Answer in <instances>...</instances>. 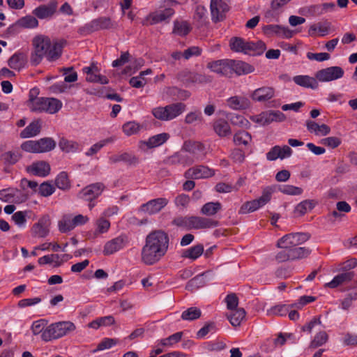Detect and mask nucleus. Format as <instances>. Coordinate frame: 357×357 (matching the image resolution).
I'll use <instances>...</instances> for the list:
<instances>
[{
  "label": "nucleus",
  "mask_w": 357,
  "mask_h": 357,
  "mask_svg": "<svg viewBox=\"0 0 357 357\" xmlns=\"http://www.w3.org/2000/svg\"><path fill=\"white\" fill-rule=\"evenodd\" d=\"M215 133L220 137H226L231 133V129L228 122L224 119H218L213 124Z\"/></svg>",
  "instance_id": "e433bc0d"
},
{
  "label": "nucleus",
  "mask_w": 357,
  "mask_h": 357,
  "mask_svg": "<svg viewBox=\"0 0 357 357\" xmlns=\"http://www.w3.org/2000/svg\"><path fill=\"white\" fill-rule=\"evenodd\" d=\"M227 106L234 110H245L250 107L249 98L244 96H234L227 99Z\"/></svg>",
  "instance_id": "cd10ccee"
},
{
  "label": "nucleus",
  "mask_w": 357,
  "mask_h": 357,
  "mask_svg": "<svg viewBox=\"0 0 357 357\" xmlns=\"http://www.w3.org/2000/svg\"><path fill=\"white\" fill-rule=\"evenodd\" d=\"M177 78L186 86L194 84H204L210 82V79L206 75L188 70L180 72L177 75Z\"/></svg>",
  "instance_id": "ddd939ff"
},
{
  "label": "nucleus",
  "mask_w": 357,
  "mask_h": 357,
  "mask_svg": "<svg viewBox=\"0 0 357 357\" xmlns=\"http://www.w3.org/2000/svg\"><path fill=\"white\" fill-rule=\"evenodd\" d=\"M191 27L185 21H175L174 23L173 33L180 36H185L189 33Z\"/></svg>",
  "instance_id": "864d4df0"
},
{
  "label": "nucleus",
  "mask_w": 357,
  "mask_h": 357,
  "mask_svg": "<svg viewBox=\"0 0 357 357\" xmlns=\"http://www.w3.org/2000/svg\"><path fill=\"white\" fill-rule=\"evenodd\" d=\"M222 208V205L220 202H207L203 205L201 208V213L203 215L211 216L215 215Z\"/></svg>",
  "instance_id": "c03bdc74"
},
{
  "label": "nucleus",
  "mask_w": 357,
  "mask_h": 357,
  "mask_svg": "<svg viewBox=\"0 0 357 357\" xmlns=\"http://www.w3.org/2000/svg\"><path fill=\"white\" fill-rule=\"evenodd\" d=\"M34 51L31 55V63L33 66L38 65L51 47V40L47 36H38L33 38Z\"/></svg>",
  "instance_id": "39448f33"
},
{
  "label": "nucleus",
  "mask_w": 357,
  "mask_h": 357,
  "mask_svg": "<svg viewBox=\"0 0 357 357\" xmlns=\"http://www.w3.org/2000/svg\"><path fill=\"white\" fill-rule=\"evenodd\" d=\"M229 0H211L210 4L211 19L218 22L225 18V14L229 10Z\"/></svg>",
  "instance_id": "1a4fd4ad"
},
{
  "label": "nucleus",
  "mask_w": 357,
  "mask_h": 357,
  "mask_svg": "<svg viewBox=\"0 0 357 357\" xmlns=\"http://www.w3.org/2000/svg\"><path fill=\"white\" fill-rule=\"evenodd\" d=\"M215 172L206 166L198 165L188 169L185 172V177L190 179H201L211 177Z\"/></svg>",
  "instance_id": "6ab92c4d"
},
{
  "label": "nucleus",
  "mask_w": 357,
  "mask_h": 357,
  "mask_svg": "<svg viewBox=\"0 0 357 357\" xmlns=\"http://www.w3.org/2000/svg\"><path fill=\"white\" fill-rule=\"evenodd\" d=\"M37 141L39 153L49 152L56 147V142L51 137H43Z\"/></svg>",
  "instance_id": "49530a36"
},
{
  "label": "nucleus",
  "mask_w": 357,
  "mask_h": 357,
  "mask_svg": "<svg viewBox=\"0 0 357 357\" xmlns=\"http://www.w3.org/2000/svg\"><path fill=\"white\" fill-rule=\"evenodd\" d=\"M105 188L102 183H95L84 188L78 194V197L85 201L92 202L98 198Z\"/></svg>",
  "instance_id": "f8f14e48"
},
{
  "label": "nucleus",
  "mask_w": 357,
  "mask_h": 357,
  "mask_svg": "<svg viewBox=\"0 0 357 357\" xmlns=\"http://www.w3.org/2000/svg\"><path fill=\"white\" fill-rule=\"evenodd\" d=\"M328 339V336L325 331L318 333L312 340L310 347L317 348L324 345Z\"/></svg>",
  "instance_id": "680f3d73"
},
{
  "label": "nucleus",
  "mask_w": 357,
  "mask_h": 357,
  "mask_svg": "<svg viewBox=\"0 0 357 357\" xmlns=\"http://www.w3.org/2000/svg\"><path fill=\"white\" fill-rule=\"evenodd\" d=\"M26 63V56L22 52H15L8 61L10 68L16 70L23 68Z\"/></svg>",
  "instance_id": "473e14b6"
},
{
  "label": "nucleus",
  "mask_w": 357,
  "mask_h": 357,
  "mask_svg": "<svg viewBox=\"0 0 357 357\" xmlns=\"http://www.w3.org/2000/svg\"><path fill=\"white\" fill-rule=\"evenodd\" d=\"M169 138V135L166 132L155 135L150 137L146 141H140L139 147L143 149L144 146L147 149H153L164 144Z\"/></svg>",
  "instance_id": "a878e982"
},
{
  "label": "nucleus",
  "mask_w": 357,
  "mask_h": 357,
  "mask_svg": "<svg viewBox=\"0 0 357 357\" xmlns=\"http://www.w3.org/2000/svg\"><path fill=\"white\" fill-rule=\"evenodd\" d=\"M48 321L45 319H40L34 321L31 326V331L34 335L40 334L41 340H43V335L46 331V327L47 326Z\"/></svg>",
  "instance_id": "de8ad7c7"
},
{
  "label": "nucleus",
  "mask_w": 357,
  "mask_h": 357,
  "mask_svg": "<svg viewBox=\"0 0 357 357\" xmlns=\"http://www.w3.org/2000/svg\"><path fill=\"white\" fill-rule=\"evenodd\" d=\"M186 109L183 102L169 104L165 107H158L153 109L152 114L161 121H170L181 115Z\"/></svg>",
  "instance_id": "20e7f679"
},
{
  "label": "nucleus",
  "mask_w": 357,
  "mask_h": 357,
  "mask_svg": "<svg viewBox=\"0 0 357 357\" xmlns=\"http://www.w3.org/2000/svg\"><path fill=\"white\" fill-rule=\"evenodd\" d=\"M141 126L135 121H128L123 125L122 129L124 134L127 136L136 135L140 130Z\"/></svg>",
  "instance_id": "13d9d810"
},
{
  "label": "nucleus",
  "mask_w": 357,
  "mask_h": 357,
  "mask_svg": "<svg viewBox=\"0 0 357 357\" xmlns=\"http://www.w3.org/2000/svg\"><path fill=\"white\" fill-rule=\"evenodd\" d=\"M317 79L309 75H296L293 77V81L298 86L310 88L312 89H317L319 84Z\"/></svg>",
  "instance_id": "c756f323"
},
{
  "label": "nucleus",
  "mask_w": 357,
  "mask_h": 357,
  "mask_svg": "<svg viewBox=\"0 0 357 357\" xmlns=\"http://www.w3.org/2000/svg\"><path fill=\"white\" fill-rule=\"evenodd\" d=\"M59 229L61 233H67L74 229L72 222V215L66 214L58 222Z\"/></svg>",
  "instance_id": "09e8293b"
},
{
  "label": "nucleus",
  "mask_w": 357,
  "mask_h": 357,
  "mask_svg": "<svg viewBox=\"0 0 357 357\" xmlns=\"http://www.w3.org/2000/svg\"><path fill=\"white\" fill-rule=\"evenodd\" d=\"M174 15L172 8H167L162 10L151 13L142 22L144 26L156 24L169 20Z\"/></svg>",
  "instance_id": "9d476101"
},
{
  "label": "nucleus",
  "mask_w": 357,
  "mask_h": 357,
  "mask_svg": "<svg viewBox=\"0 0 357 357\" xmlns=\"http://www.w3.org/2000/svg\"><path fill=\"white\" fill-rule=\"evenodd\" d=\"M167 204L168 200L166 198H156L143 204L141 206V209L150 215L155 214L160 212Z\"/></svg>",
  "instance_id": "4be33fe9"
},
{
  "label": "nucleus",
  "mask_w": 357,
  "mask_h": 357,
  "mask_svg": "<svg viewBox=\"0 0 357 357\" xmlns=\"http://www.w3.org/2000/svg\"><path fill=\"white\" fill-rule=\"evenodd\" d=\"M344 75V71L340 66H331L318 70L316 74V78L321 82H327L342 78Z\"/></svg>",
  "instance_id": "6e6552de"
},
{
  "label": "nucleus",
  "mask_w": 357,
  "mask_h": 357,
  "mask_svg": "<svg viewBox=\"0 0 357 357\" xmlns=\"http://www.w3.org/2000/svg\"><path fill=\"white\" fill-rule=\"evenodd\" d=\"M17 25L24 29H35L38 26V20L35 15H28L17 21Z\"/></svg>",
  "instance_id": "c9c22d12"
},
{
  "label": "nucleus",
  "mask_w": 357,
  "mask_h": 357,
  "mask_svg": "<svg viewBox=\"0 0 357 357\" xmlns=\"http://www.w3.org/2000/svg\"><path fill=\"white\" fill-rule=\"evenodd\" d=\"M279 190L282 193L289 195H300L303 192L301 188L291 185H281L279 186Z\"/></svg>",
  "instance_id": "052dcab7"
},
{
  "label": "nucleus",
  "mask_w": 357,
  "mask_h": 357,
  "mask_svg": "<svg viewBox=\"0 0 357 357\" xmlns=\"http://www.w3.org/2000/svg\"><path fill=\"white\" fill-rule=\"evenodd\" d=\"M245 311L243 308H237L227 315L230 324L234 326H240L242 320L245 318Z\"/></svg>",
  "instance_id": "ea45409f"
},
{
  "label": "nucleus",
  "mask_w": 357,
  "mask_h": 357,
  "mask_svg": "<svg viewBox=\"0 0 357 357\" xmlns=\"http://www.w3.org/2000/svg\"><path fill=\"white\" fill-rule=\"evenodd\" d=\"M55 191L54 186L48 182H43L39 187L38 192L43 197H48L52 195Z\"/></svg>",
  "instance_id": "0e129e2a"
},
{
  "label": "nucleus",
  "mask_w": 357,
  "mask_h": 357,
  "mask_svg": "<svg viewBox=\"0 0 357 357\" xmlns=\"http://www.w3.org/2000/svg\"><path fill=\"white\" fill-rule=\"evenodd\" d=\"M189 230L214 228L218 226V222L212 218L201 216H190Z\"/></svg>",
  "instance_id": "f3484780"
},
{
  "label": "nucleus",
  "mask_w": 357,
  "mask_h": 357,
  "mask_svg": "<svg viewBox=\"0 0 357 357\" xmlns=\"http://www.w3.org/2000/svg\"><path fill=\"white\" fill-rule=\"evenodd\" d=\"M183 149L191 155L194 162L202 160L205 155V147L199 142L186 141L183 144Z\"/></svg>",
  "instance_id": "dca6fc26"
},
{
  "label": "nucleus",
  "mask_w": 357,
  "mask_h": 357,
  "mask_svg": "<svg viewBox=\"0 0 357 357\" xmlns=\"http://www.w3.org/2000/svg\"><path fill=\"white\" fill-rule=\"evenodd\" d=\"M58 2L55 0L50 1L47 4H42L34 8L32 14L40 20H50L56 12Z\"/></svg>",
  "instance_id": "4468645a"
},
{
  "label": "nucleus",
  "mask_w": 357,
  "mask_h": 357,
  "mask_svg": "<svg viewBox=\"0 0 357 357\" xmlns=\"http://www.w3.org/2000/svg\"><path fill=\"white\" fill-rule=\"evenodd\" d=\"M194 159L183 149L165 160V163L169 165H182L185 166L192 165Z\"/></svg>",
  "instance_id": "412c9836"
},
{
  "label": "nucleus",
  "mask_w": 357,
  "mask_h": 357,
  "mask_svg": "<svg viewBox=\"0 0 357 357\" xmlns=\"http://www.w3.org/2000/svg\"><path fill=\"white\" fill-rule=\"evenodd\" d=\"M183 336V332H177L167 338H164L160 340L158 346L160 347H171L174 344L178 342Z\"/></svg>",
  "instance_id": "4d7b16f0"
},
{
  "label": "nucleus",
  "mask_w": 357,
  "mask_h": 357,
  "mask_svg": "<svg viewBox=\"0 0 357 357\" xmlns=\"http://www.w3.org/2000/svg\"><path fill=\"white\" fill-rule=\"evenodd\" d=\"M231 77L234 73L240 76L254 72L255 68L243 61L230 59Z\"/></svg>",
  "instance_id": "bb28decb"
},
{
  "label": "nucleus",
  "mask_w": 357,
  "mask_h": 357,
  "mask_svg": "<svg viewBox=\"0 0 357 357\" xmlns=\"http://www.w3.org/2000/svg\"><path fill=\"white\" fill-rule=\"evenodd\" d=\"M128 243V238L126 234H121L106 242L103 248V255H111L123 249Z\"/></svg>",
  "instance_id": "9b49d317"
},
{
  "label": "nucleus",
  "mask_w": 357,
  "mask_h": 357,
  "mask_svg": "<svg viewBox=\"0 0 357 357\" xmlns=\"http://www.w3.org/2000/svg\"><path fill=\"white\" fill-rule=\"evenodd\" d=\"M55 184L57 188L61 190H67L70 188V181L68 174L65 172H60L56 179Z\"/></svg>",
  "instance_id": "bf43d9fd"
},
{
  "label": "nucleus",
  "mask_w": 357,
  "mask_h": 357,
  "mask_svg": "<svg viewBox=\"0 0 357 357\" xmlns=\"http://www.w3.org/2000/svg\"><path fill=\"white\" fill-rule=\"evenodd\" d=\"M62 46L58 43H51V47L48 49L45 58L48 61H54L57 60L61 55Z\"/></svg>",
  "instance_id": "a18cd8bd"
},
{
  "label": "nucleus",
  "mask_w": 357,
  "mask_h": 357,
  "mask_svg": "<svg viewBox=\"0 0 357 357\" xmlns=\"http://www.w3.org/2000/svg\"><path fill=\"white\" fill-rule=\"evenodd\" d=\"M275 96V89L271 86H262L255 89L251 94L253 100L259 102L269 101Z\"/></svg>",
  "instance_id": "393cba45"
},
{
  "label": "nucleus",
  "mask_w": 357,
  "mask_h": 357,
  "mask_svg": "<svg viewBox=\"0 0 357 357\" xmlns=\"http://www.w3.org/2000/svg\"><path fill=\"white\" fill-rule=\"evenodd\" d=\"M203 121V116L202 112L200 110H195L193 112H189L185 119V122L188 124H192L193 123L197 122L201 123Z\"/></svg>",
  "instance_id": "69168bd1"
},
{
  "label": "nucleus",
  "mask_w": 357,
  "mask_h": 357,
  "mask_svg": "<svg viewBox=\"0 0 357 357\" xmlns=\"http://www.w3.org/2000/svg\"><path fill=\"white\" fill-rule=\"evenodd\" d=\"M316 205V202L312 199H306L300 202L296 207V213L303 215L312 210Z\"/></svg>",
  "instance_id": "5fc2aeb1"
},
{
  "label": "nucleus",
  "mask_w": 357,
  "mask_h": 357,
  "mask_svg": "<svg viewBox=\"0 0 357 357\" xmlns=\"http://www.w3.org/2000/svg\"><path fill=\"white\" fill-rule=\"evenodd\" d=\"M291 260L300 259L307 257L311 253V250L305 247H293L289 248Z\"/></svg>",
  "instance_id": "79ce46f5"
},
{
  "label": "nucleus",
  "mask_w": 357,
  "mask_h": 357,
  "mask_svg": "<svg viewBox=\"0 0 357 357\" xmlns=\"http://www.w3.org/2000/svg\"><path fill=\"white\" fill-rule=\"evenodd\" d=\"M21 158L19 151H6L0 155V160L6 165H15Z\"/></svg>",
  "instance_id": "a19ab883"
},
{
  "label": "nucleus",
  "mask_w": 357,
  "mask_h": 357,
  "mask_svg": "<svg viewBox=\"0 0 357 357\" xmlns=\"http://www.w3.org/2000/svg\"><path fill=\"white\" fill-rule=\"evenodd\" d=\"M229 47L233 52L252 56L261 55L266 50L264 42L254 43L241 37H232L229 40Z\"/></svg>",
  "instance_id": "f03ea898"
},
{
  "label": "nucleus",
  "mask_w": 357,
  "mask_h": 357,
  "mask_svg": "<svg viewBox=\"0 0 357 357\" xmlns=\"http://www.w3.org/2000/svg\"><path fill=\"white\" fill-rule=\"evenodd\" d=\"M59 146L65 153H76L82 150V146L77 142L61 138L59 142Z\"/></svg>",
  "instance_id": "2f4dec72"
},
{
  "label": "nucleus",
  "mask_w": 357,
  "mask_h": 357,
  "mask_svg": "<svg viewBox=\"0 0 357 357\" xmlns=\"http://www.w3.org/2000/svg\"><path fill=\"white\" fill-rule=\"evenodd\" d=\"M45 97H40L39 98L35 99L33 103L29 107L32 112H45Z\"/></svg>",
  "instance_id": "338daca9"
},
{
  "label": "nucleus",
  "mask_w": 357,
  "mask_h": 357,
  "mask_svg": "<svg viewBox=\"0 0 357 357\" xmlns=\"http://www.w3.org/2000/svg\"><path fill=\"white\" fill-rule=\"evenodd\" d=\"M21 149L26 152L39 153L37 140H28L23 142L21 144Z\"/></svg>",
  "instance_id": "774afa93"
},
{
  "label": "nucleus",
  "mask_w": 357,
  "mask_h": 357,
  "mask_svg": "<svg viewBox=\"0 0 357 357\" xmlns=\"http://www.w3.org/2000/svg\"><path fill=\"white\" fill-rule=\"evenodd\" d=\"M115 23L109 17H100L85 24L78 29L81 35H88L93 32L114 28Z\"/></svg>",
  "instance_id": "423d86ee"
},
{
  "label": "nucleus",
  "mask_w": 357,
  "mask_h": 357,
  "mask_svg": "<svg viewBox=\"0 0 357 357\" xmlns=\"http://www.w3.org/2000/svg\"><path fill=\"white\" fill-rule=\"evenodd\" d=\"M233 140L236 146H246L251 142L252 137L248 132L241 130L234 134Z\"/></svg>",
  "instance_id": "37998d69"
},
{
  "label": "nucleus",
  "mask_w": 357,
  "mask_h": 357,
  "mask_svg": "<svg viewBox=\"0 0 357 357\" xmlns=\"http://www.w3.org/2000/svg\"><path fill=\"white\" fill-rule=\"evenodd\" d=\"M62 102L57 98L45 97V112L54 114L58 112L62 107Z\"/></svg>",
  "instance_id": "58836bf2"
},
{
  "label": "nucleus",
  "mask_w": 357,
  "mask_h": 357,
  "mask_svg": "<svg viewBox=\"0 0 357 357\" xmlns=\"http://www.w3.org/2000/svg\"><path fill=\"white\" fill-rule=\"evenodd\" d=\"M310 238L307 233H290L283 236L278 241L277 245L280 248H290L306 242Z\"/></svg>",
  "instance_id": "0eeeda50"
},
{
  "label": "nucleus",
  "mask_w": 357,
  "mask_h": 357,
  "mask_svg": "<svg viewBox=\"0 0 357 357\" xmlns=\"http://www.w3.org/2000/svg\"><path fill=\"white\" fill-rule=\"evenodd\" d=\"M263 31L266 35L269 36L276 35L285 38H290L294 35V31L290 30L288 27L278 24L266 25L264 26Z\"/></svg>",
  "instance_id": "5701e85b"
},
{
  "label": "nucleus",
  "mask_w": 357,
  "mask_h": 357,
  "mask_svg": "<svg viewBox=\"0 0 357 357\" xmlns=\"http://www.w3.org/2000/svg\"><path fill=\"white\" fill-rule=\"evenodd\" d=\"M31 214L30 211H19L13 214L12 220L18 227L24 229L26 225V218H29Z\"/></svg>",
  "instance_id": "f704fd0d"
},
{
  "label": "nucleus",
  "mask_w": 357,
  "mask_h": 357,
  "mask_svg": "<svg viewBox=\"0 0 357 357\" xmlns=\"http://www.w3.org/2000/svg\"><path fill=\"white\" fill-rule=\"evenodd\" d=\"M169 236L161 230L149 233L142 249V260L146 265H153L165 255L169 248Z\"/></svg>",
  "instance_id": "f257e3e1"
},
{
  "label": "nucleus",
  "mask_w": 357,
  "mask_h": 357,
  "mask_svg": "<svg viewBox=\"0 0 357 357\" xmlns=\"http://www.w3.org/2000/svg\"><path fill=\"white\" fill-rule=\"evenodd\" d=\"M82 71L86 75V80L89 82L99 83L101 84H107L109 83L108 78L100 74V69L97 66L92 63L89 66H85L82 68Z\"/></svg>",
  "instance_id": "a211bd4d"
},
{
  "label": "nucleus",
  "mask_w": 357,
  "mask_h": 357,
  "mask_svg": "<svg viewBox=\"0 0 357 357\" xmlns=\"http://www.w3.org/2000/svg\"><path fill=\"white\" fill-rule=\"evenodd\" d=\"M207 68L217 74L231 77L230 59L210 61L207 63Z\"/></svg>",
  "instance_id": "aec40b11"
},
{
  "label": "nucleus",
  "mask_w": 357,
  "mask_h": 357,
  "mask_svg": "<svg viewBox=\"0 0 357 357\" xmlns=\"http://www.w3.org/2000/svg\"><path fill=\"white\" fill-rule=\"evenodd\" d=\"M216 331V325L214 322L206 323L202 328H201L196 334L197 339L204 338L210 332Z\"/></svg>",
  "instance_id": "e2e57ef3"
},
{
  "label": "nucleus",
  "mask_w": 357,
  "mask_h": 357,
  "mask_svg": "<svg viewBox=\"0 0 357 357\" xmlns=\"http://www.w3.org/2000/svg\"><path fill=\"white\" fill-rule=\"evenodd\" d=\"M202 315V311L197 307H190L184 310L181 314V319L185 321H194Z\"/></svg>",
  "instance_id": "3c124183"
},
{
  "label": "nucleus",
  "mask_w": 357,
  "mask_h": 357,
  "mask_svg": "<svg viewBox=\"0 0 357 357\" xmlns=\"http://www.w3.org/2000/svg\"><path fill=\"white\" fill-rule=\"evenodd\" d=\"M331 25V22L327 21L319 22L312 25L310 28L309 32L310 34H312L314 32L319 31L321 36H325L328 34Z\"/></svg>",
  "instance_id": "603ef678"
},
{
  "label": "nucleus",
  "mask_w": 357,
  "mask_h": 357,
  "mask_svg": "<svg viewBox=\"0 0 357 357\" xmlns=\"http://www.w3.org/2000/svg\"><path fill=\"white\" fill-rule=\"evenodd\" d=\"M357 301V288H354L345 294L343 299L340 301V308L343 310H348Z\"/></svg>",
  "instance_id": "4c0bfd02"
},
{
  "label": "nucleus",
  "mask_w": 357,
  "mask_h": 357,
  "mask_svg": "<svg viewBox=\"0 0 357 357\" xmlns=\"http://www.w3.org/2000/svg\"><path fill=\"white\" fill-rule=\"evenodd\" d=\"M262 206H263L261 204L259 199H256L244 203L240 208L238 213L240 214H246L252 213L257 211V209L260 208Z\"/></svg>",
  "instance_id": "8fccbe9b"
},
{
  "label": "nucleus",
  "mask_w": 357,
  "mask_h": 357,
  "mask_svg": "<svg viewBox=\"0 0 357 357\" xmlns=\"http://www.w3.org/2000/svg\"><path fill=\"white\" fill-rule=\"evenodd\" d=\"M285 119L284 114L280 111H268L252 117V120L262 126L268 125L273 121L282 122Z\"/></svg>",
  "instance_id": "2eb2a0df"
},
{
  "label": "nucleus",
  "mask_w": 357,
  "mask_h": 357,
  "mask_svg": "<svg viewBox=\"0 0 357 357\" xmlns=\"http://www.w3.org/2000/svg\"><path fill=\"white\" fill-rule=\"evenodd\" d=\"M204 252V246L202 244H197L190 248L185 249L182 253L183 258L190 259L192 260H196L198 259Z\"/></svg>",
  "instance_id": "72a5a7b5"
},
{
  "label": "nucleus",
  "mask_w": 357,
  "mask_h": 357,
  "mask_svg": "<svg viewBox=\"0 0 357 357\" xmlns=\"http://www.w3.org/2000/svg\"><path fill=\"white\" fill-rule=\"evenodd\" d=\"M50 218L47 215L42 216L31 228L32 235L35 237L44 238L49 233Z\"/></svg>",
  "instance_id": "b1692460"
},
{
  "label": "nucleus",
  "mask_w": 357,
  "mask_h": 357,
  "mask_svg": "<svg viewBox=\"0 0 357 357\" xmlns=\"http://www.w3.org/2000/svg\"><path fill=\"white\" fill-rule=\"evenodd\" d=\"M291 305L286 304H278L271 307L267 310V314L269 315L275 316H286L291 309Z\"/></svg>",
  "instance_id": "6e6d98bb"
},
{
  "label": "nucleus",
  "mask_w": 357,
  "mask_h": 357,
  "mask_svg": "<svg viewBox=\"0 0 357 357\" xmlns=\"http://www.w3.org/2000/svg\"><path fill=\"white\" fill-rule=\"evenodd\" d=\"M41 122L35 120L29 123L20 134L21 138H30L36 136L40 132Z\"/></svg>",
  "instance_id": "7c9ffc66"
},
{
  "label": "nucleus",
  "mask_w": 357,
  "mask_h": 357,
  "mask_svg": "<svg viewBox=\"0 0 357 357\" xmlns=\"http://www.w3.org/2000/svg\"><path fill=\"white\" fill-rule=\"evenodd\" d=\"M75 328V325L69 321L52 323L46 327V331L43 335V341L47 342L59 339L74 331Z\"/></svg>",
  "instance_id": "7ed1b4c3"
},
{
  "label": "nucleus",
  "mask_w": 357,
  "mask_h": 357,
  "mask_svg": "<svg viewBox=\"0 0 357 357\" xmlns=\"http://www.w3.org/2000/svg\"><path fill=\"white\" fill-rule=\"evenodd\" d=\"M27 172L34 176L45 177L51 170L50 165L45 161H38L33 162L26 167Z\"/></svg>",
  "instance_id": "c85d7f7f"
}]
</instances>
